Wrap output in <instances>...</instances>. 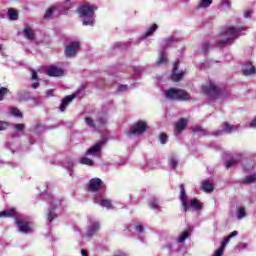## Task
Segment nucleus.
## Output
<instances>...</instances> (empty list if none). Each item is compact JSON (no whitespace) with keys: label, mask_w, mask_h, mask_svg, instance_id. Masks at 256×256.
Returning <instances> with one entry per match:
<instances>
[{"label":"nucleus","mask_w":256,"mask_h":256,"mask_svg":"<svg viewBox=\"0 0 256 256\" xmlns=\"http://www.w3.org/2000/svg\"><path fill=\"white\" fill-rule=\"evenodd\" d=\"M95 11H97V6L84 4L79 7L78 13L82 17L83 25H95Z\"/></svg>","instance_id":"f257e3e1"},{"label":"nucleus","mask_w":256,"mask_h":256,"mask_svg":"<svg viewBox=\"0 0 256 256\" xmlns=\"http://www.w3.org/2000/svg\"><path fill=\"white\" fill-rule=\"evenodd\" d=\"M239 33H241V29L239 28H228L226 31L221 34L220 39L218 41L220 47H225V45H231L237 37H239Z\"/></svg>","instance_id":"f03ea898"},{"label":"nucleus","mask_w":256,"mask_h":256,"mask_svg":"<svg viewBox=\"0 0 256 256\" xmlns=\"http://www.w3.org/2000/svg\"><path fill=\"white\" fill-rule=\"evenodd\" d=\"M166 99H170L172 101H191V95L187 93V91L183 89L171 88L165 93Z\"/></svg>","instance_id":"7ed1b4c3"},{"label":"nucleus","mask_w":256,"mask_h":256,"mask_svg":"<svg viewBox=\"0 0 256 256\" xmlns=\"http://www.w3.org/2000/svg\"><path fill=\"white\" fill-rule=\"evenodd\" d=\"M147 131V123L138 121L136 124L131 126L128 135H143Z\"/></svg>","instance_id":"20e7f679"},{"label":"nucleus","mask_w":256,"mask_h":256,"mask_svg":"<svg viewBox=\"0 0 256 256\" xmlns=\"http://www.w3.org/2000/svg\"><path fill=\"white\" fill-rule=\"evenodd\" d=\"M105 189V184L99 178H93L89 182V191L92 193H97L99 191H103Z\"/></svg>","instance_id":"39448f33"},{"label":"nucleus","mask_w":256,"mask_h":256,"mask_svg":"<svg viewBox=\"0 0 256 256\" xmlns=\"http://www.w3.org/2000/svg\"><path fill=\"white\" fill-rule=\"evenodd\" d=\"M16 225L20 233H31V231H33V228L31 227V222L25 219H16Z\"/></svg>","instance_id":"423d86ee"},{"label":"nucleus","mask_w":256,"mask_h":256,"mask_svg":"<svg viewBox=\"0 0 256 256\" xmlns=\"http://www.w3.org/2000/svg\"><path fill=\"white\" fill-rule=\"evenodd\" d=\"M202 91L209 97H213V95H219V93H221V89H219V87L213 82H210L208 86H202Z\"/></svg>","instance_id":"0eeeda50"},{"label":"nucleus","mask_w":256,"mask_h":256,"mask_svg":"<svg viewBox=\"0 0 256 256\" xmlns=\"http://www.w3.org/2000/svg\"><path fill=\"white\" fill-rule=\"evenodd\" d=\"M79 42H72L65 48L66 57H77V51H79Z\"/></svg>","instance_id":"6e6552de"},{"label":"nucleus","mask_w":256,"mask_h":256,"mask_svg":"<svg viewBox=\"0 0 256 256\" xmlns=\"http://www.w3.org/2000/svg\"><path fill=\"white\" fill-rule=\"evenodd\" d=\"M106 143L105 139L98 141L94 144L90 149L86 151V155H92L93 157H97L99 155V151H101V147Z\"/></svg>","instance_id":"1a4fd4ad"},{"label":"nucleus","mask_w":256,"mask_h":256,"mask_svg":"<svg viewBox=\"0 0 256 256\" xmlns=\"http://www.w3.org/2000/svg\"><path fill=\"white\" fill-rule=\"evenodd\" d=\"M180 200L185 212L189 211V201H187V194L185 193V186L180 185Z\"/></svg>","instance_id":"9d476101"},{"label":"nucleus","mask_w":256,"mask_h":256,"mask_svg":"<svg viewBox=\"0 0 256 256\" xmlns=\"http://www.w3.org/2000/svg\"><path fill=\"white\" fill-rule=\"evenodd\" d=\"M187 123H189V120L185 118L178 120V122L175 124L174 135H181V132L185 129V127H187Z\"/></svg>","instance_id":"9b49d317"},{"label":"nucleus","mask_w":256,"mask_h":256,"mask_svg":"<svg viewBox=\"0 0 256 256\" xmlns=\"http://www.w3.org/2000/svg\"><path fill=\"white\" fill-rule=\"evenodd\" d=\"M46 73L49 77H63V69L57 67V66H50Z\"/></svg>","instance_id":"f8f14e48"},{"label":"nucleus","mask_w":256,"mask_h":256,"mask_svg":"<svg viewBox=\"0 0 256 256\" xmlns=\"http://www.w3.org/2000/svg\"><path fill=\"white\" fill-rule=\"evenodd\" d=\"M94 203L101 207H106V209H111V200L104 199L103 196H96L94 198Z\"/></svg>","instance_id":"ddd939ff"},{"label":"nucleus","mask_w":256,"mask_h":256,"mask_svg":"<svg viewBox=\"0 0 256 256\" xmlns=\"http://www.w3.org/2000/svg\"><path fill=\"white\" fill-rule=\"evenodd\" d=\"M235 129H237V127L231 126V124L226 122L223 124L222 130L213 133V135H216V136L222 135L223 131H224V133H233V131H235Z\"/></svg>","instance_id":"4468645a"},{"label":"nucleus","mask_w":256,"mask_h":256,"mask_svg":"<svg viewBox=\"0 0 256 256\" xmlns=\"http://www.w3.org/2000/svg\"><path fill=\"white\" fill-rule=\"evenodd\" d=\"M177 69H179V62L174 63L173 72H172V81H181L183 79V72L177 73Z\"/></svg>","instance_id":"2eb2a0df"},{"label":"nucleus","mask_w":256,"mask_h":256,"mask_svg":"<svg viewBox=\"0 0 256 256\" xmlns=\"http://www.w3.org/2000/svg\"><path fill=\"white\" fill-rule=\"evenodd\" d=\"M191 209H193L194 211H201V209H203V205L201 204V202H199V200L192 199L188 202V211H190Z\"/></svg>","instance_id":"dca6fc26"},{"label":"nucleus","mask_w":256,"mask_h":256,"mask_svg":"<svg viewBox=\"0 0 256 256\" xmlns=\"http://www.w3.org/2000/svg\"><path fill=\"white\" fill-rule=\"evenodd\" d=\"M242 72L246 76L247 75H255V73H256L255 66H253V64H251V63H246L243 65Z\"/></svg>","instance_id":"f3484780"},{"label":"nucleus","mask_w":256,"mask_h":256,"mask_svg":"<svg viewBox=\"0 0 256 256\" xmlns=\"http://www.w3.org/2000/svg\"><path fill=\"white\" fill-rule=\"evenodd\" d=\"M75 97H77V95L72 94L69 96H66L63 100L62 103L60 105V111H65V109H67V105H69V103H71V101H73V99H75Z\"/></svg>","instance_id":"a211bd4d"},{"label":"nucleus","mask_w":256,"mask_h":256,"mask_svg":"<svg viewBox=\"0 0 256 256\" xmlns=\"http://www.w3.org/2000/svg\"><path fill=\"white\" fill-rule=\"evenodd\" d=\"M100 225L98 222H93L87 230L86 237H93L99 231Z\"/></svg>","instance_id":"6ab92c4d"},{"label":"nucleus","mask_w":256,"mask_h":256,"mask_svg":"<svg viewBox=\"0 0 256 256\" xmlns=\"http://www.w3.org/2000/svg\"><path fill=\"white\" fill-rule=\"evenodd\" d=\"M23 33H24V37L29 41H33V39H35V31H33L31 27L24 28Z\"/></svg>","instance_id":"aec40b11"},{"label":"nucleus","mask_w":256,"mask_h":256,"mask_svg":"<svg viewBox=\"0 0 256 256\" xmlns=\"http://www.w3.org/2000/svg\"><path fill=\"white\" fill-rule=\"evenodd\" d=\"M201 189L205 191V193H211L213 191V183L209 180H205L202 182Z\"/></svg>","instance_id":"412c9836"},{"label":"nucleus","mask_w":256,"mask_h":256,"mask_svg":"<svg viewBox=\"0 0 256 256\" xmlns=\"http://www.w3.org/2000/svg\"><path fill=\"white\" fill-rule=\"evenodd\" d=\"M17 212H15V209H8L0 212V218L1 217H15Z\"/></svg>","instance_id":"4be33fe9"},{"label":"nucleus","mask_w":256,"mask_h":256,"mask_svg":"<svg viewBox=\"0 0 256 256\" xmlns=\"http://www.w3.org/2000/svg\"><path fill=\"white\" fill-rule=\"evenodd\" d=\"M193 133H195V135H200V137H205V135H209V132L201 127L193 128Z\"/></svg>","instance_id":"5701e85b"},{"label":"nucleus","mask_w":256,"mask_h":256,"mask_svg":"<svg viewBox=\"0 0 256 256\" xmlns=\"http://www.w3.org/2000/svg\"><path fill=\"white\" fill-rule=\"evenodd\" d=\"M237 235H239V232L237 230H235L232 233H230L228 235V237L225 238L224 241H222L223 247H227V243H229V241H231V239H233V237H237Z\"/></svg>","instance_id":"b1692460"},{"label":"nucleus","mask_w":256,"mask_h":256,"mask_svg":"<svg viewBox=\"0 0 256 256\" xmlns=\"http://www.w3.org/2000/svg\"><path fill=\"white\" fill-rule=\"evenodd\" d=\"M8 17L10 21H17L19 19V13L13 9L8 10Z\"/></svg>","instance_id":"393cba45"},{"label":"nucleus","mask_w":256,"mask_h":256,"mask_svg":"<svg viewBox=\"0 0 256 256\" xmlns=\"http://www.w3.org/2000/svg\"><path fill=\"white\" fill-rule=\"evenodd\" d=\"M211 3H213V0H201L198 4V8L207 9V7L211 6Z\"/></svg>","instance_id":"a878e982"},{"label":"nucleus","mask_w":256,"mask_h":256,"mask_svg":"<svg viewBox=\"0 0 256 256\" xmlns=\"http://www.w3.org/2000/svg\"><path fill=\"white\" fill-rule=\"evenodd\" d=\"M13 129L17 131V133H20V135H23L25 133V124H13Z\"/></svg>","instance_id":"bb28decb"},{"label":"nucleus","mask_w":256,"mask_h":256,"mask_svg":"<svg viewBox=\"0 0 256 256\" xmlns=\"http://www.w3.org/2000/svg\"><path fill=\"white\" fill-rule=\"evenodd\" d=\"M237 163H239V157L235 156L225 163V167L226 169H229L230 167H233V165H237Z\"/></svg>","instance_id":"cd10ccee"},{"label":"nucleus","mask_w":256,"mask_h":256,"mask_svg":"<svg viewBox=\"0 0 256 256\" xmlns=\"http://www.w3.org/2000/svg\"><path fill=\"white\" fill-rule=\"evenodd\" d=\"M157 30V24H153L145 33L144 39H147V37H151L153 33Z\"/></svg>","instance_id":"c85d7f7f"},{"label":"nucleus","mask_w":256,"mask_h":256,"mask_svg":"<svg viewBox=\"0 0 256 256\" xmlns=\"http://www.w3.org/2000/svg\"><path fill=\"white\" fill-rule=\"evenodd\" d=\"M55 11H57V8H55V6L50 7L44 14V19H51Z\"/></svg>","instance_id":"c756f323"},{"label":"nucleus","mask_w":256,"mask_h":256,"mask_svg":"<svg viewBox=\"0 0 256 256\" xmlns=\"http://www.w3.org/2000/svg\"><path fill=\"white\" fill-rule=\"evenodd\" d=\"M80 163H81V165H88V167H93V165H94L93 160H91L87 157L81 158Z\"/></svg>","instance_id":"7c9ffc66"},{"label":"nucleus","mask_w":256,"mask_h":256,"mask_svg":"<svg viewBox=\"0 0 256 256\" xmlns=\"http://www.w3.org/2000/svg\"><path fill=\"white\" fill-rule=\"evenodd\" d=\"M255 181H256V174L246 176L245 179L243 180V183H245L246 185H249L251 183H255Z\"/></svg>","instance_id":"2f4dec72"},{"label":"nucleus","mask_w":256,"mask_h":256,"mask_svg":"<svg viewBox=\"0 0 256 256\" xmlns=\"http://www.w3.org/2000/svg\"><path fill=\"white\" fill-rule=\"evenodd\" d=\"M149 206L152 209H159V200L157 198H153L150 202H149Z\"/></svg>","instance_id":"473e14b6"},{"label":"nucleus","mask_w":256,"mask_h":256,"mask_svg":"<svg viewBox=\"0 0 256 256\" xmlns=\"http://www.w3.org/2000/svg\"><path fill=\"white\" fill-rule=\"evenodd\" d=\"M11 115H13L14 117H19L20 119H22L23 117V113H21V111L17 108L11 109Z\"/></svg>","instance_id":"72a5a7b5"},{"label":"nucleus","mask_w":256,"mask_h":256,"mask_svg":"<svg viewBox=\"0 0 256 256\" xmlns=\"http://www.w3.org/2000/svg\"><path fill=\"white\" fill-rule=\"evenodd\" d=\"M55 217H57V215L55 214V210L53 208H50L48 210V221H53V219H55Z\"/></svg>","instance_id":"f704fd0d"},{"label":"nucleus","mask_w":256,"mask_h":256,"mask_svg":"<svg viewBox=\"0 0 256 256\" xmlns=\"http://www.w3.org/2000/svg\"><path fill=\"white\" fill-rule=\"evenodd\" d=\"M225 247L226 246H223V242H222L221 247L218 250H216L212 256H223V253L225 251Z\"/></svg>","instance_id":"c9c22d12"},{"label":"nucleus","mask_w":256,"mask_h":256,"mask_svg":"<svg viewBox=\"0 0 256 256\" xmlns=\"http://www.w3.org/2000/svg\"><path fill=\"white\" fill-rule=\"evenodd\" d=\"M173 43H175V38L174 37L166 38L164 40V47H169V46L173 45Z\"/></svg>","instance_id":"e433bc0d"},{"label":"nucleus","mask_w":256,"mask_h":256,"mask_svg":"<svg viewBox=\"0 0 256 256\" xmlns=\"http://www.w3.org/2000/svg\"><path fill=\"white\" fill-rule=\"evenodd\" d=\"M247 213L245 212V208H239L237 211V219H243L246 217Z\"/></svg>","instance_id":"4c0bfd02"},{"label":"nucleus","mask_w":256,"mask_h":256,"mask_svg":"<svg viewBox=\"0 0 256 256\" xmlns=\"http://www.w3.org/2000/svg\"><path fill=\"white\" fill-rule=\"evenodd\" d=\"M158 65H161L163 63H167V56L165 55L164 52H161L160 53V57H159V60H158Z\"/></svg>","instance_id":"58836bf2"},{"label":"nucleus","mask_w":256,"mask_h":256,"mask_svg":"<svg viewBox=\"0 0 256 256\" xmlns=\"http://www.w3.org/2000/svg\"><path fill=\"white\" fill-rule=\"evenodd\" d=\"M7 93H9V89H7L5 87L0 88V101H3V99L5 98V95H7Z\"/></svg>","instance_id":"ea45409f"},{"label":"nucleus","mask_w":256,"mask_h":256,"mask_svg":"<svg viewBox=\"0 0 256 256\" xmlns=\"http://www.w3.org/2000/svg\"><path fill=\"white\" fill-rule=\"evenodd\" d=\"M189 237V233L187 231L183 232L179 237H178V243H184V241Z\"/></svg>","instance_id":"a19ab883"},{"label":"nucleus","mask_w":256,"mask_h":256,"mask_svg":"<svg viewBox=\"0 0 256 256\" xmlns=\"http://www.w3.org/2000/svg\"><path fill=\"white\" fill-rule=\"evenodd\" d=\"M85 123L88 127L95 128V121L92 118L86 117Z\"/></svg>","instance_id":"79ce46f5"},{"label":"nucleus","mask_w":256,"mask_h":256,"mask_svg":"<svg viewBox=\"0 0 256 256\" xmlns=\"http://www.w3.org/2000/svg\"><path fill=\"white\" fill-rule=\"evenodd\" d=\"M105 123H107V117H106V116L100 117V118L98 119V125H99V127H102V125H105Z\"/></svg>","instance_id":"37998d69"},{"label":"nucleus","mask_w":256,"mask_h":256,"mask_svg":"<svg viewBox=\"0 0 256 256\" xmlns=\"http://www.w3.org/2000/svg\"><path fill=\"white\" fill-rule=\"evenodd\" d=\"M160 143L162 145H165V143H167V134L165 133L160 134Z\"/></svg>","instance_id":"c03bdc74"},{"label":"nucleus","mask_w":256,"mask_h":256,"mask_svg":"<svg viewBox=\"0 0 256 256\" xmlns=\"http://www.w3.org/2000/svg\"><path fill=\"white\" fill-rule=\"evenodd\" d=\"M170 166L175 169L177 167V160L176 158H170L169 160Z\"/></svg>","instance_id":"a18cd8bd"},{"label":"nucleus","mask_w":256,"mask_h":256,"mask_svg":"<svg viewBox=\"0 0 256 256\" xmlns=\"http://www.w3.org/2000/svg\"><path fill=\"white\" fill-rule=\"evenodd\" d=\"M251 15H253V10H245V11H244V17H245L246 19L251 18Z\"/></svg>","instance_id":"49530a36"},{"label":"nucleus","mask_w":256,"mask_h":256,"mask_svg":"<svg viewBox=\"0 0 256 256\" xmlns=\"http://www.w3.org/2000/svg\"><path fill=\"white\" fill-rule=\"evenodd\" d=\"M135 229H136V231H138V233H143V231H144L143 225H141V224H137L135 226Z\"/></svg>","instance_id":"de8ad7c7"},{"label":"nucleus","mask_w":256,"mask_h":256,"mask_svg":"<svg viewBox=\"0 0 256 256\" xmlns=\"http://www.w3.org/2000/svg\"><path fill=\"white\" fill-rule=\"evenodd\" d=\"M222 5H223V7L230 8L231 7V1H229V0H222Z\"/></svg>","instance_id":"09e8293b"},{"label":"nucleus","mask_w":256,"mask_h":256,"mask_svg":"<svg viewBox=\"0 0 256 256\" xmlns=\"http://www.w3.org/2000/svg\"><path fill=\"white\" fill-rule=\"evenodd\" d=\"M4 129H7V123L0 121V131H4Z\"/></svg>","instance_id":"8fccbe9b"},{"label":"nucleus","mask_w":256,"mask_h":256,"mask_svg":"<svg viewBox=\"0 0 256 256\" xmlns=\"http://www.w3.org/2000/svg\"><path fill=\"white\" fill-rule=\"evenodd\" d=\"M118 91L123 92V91H127V85H121L118 87Z\"/></svg>","instance_id":"3c124183"},{"label":"nucleus","mask_w":256,"mask_h":256,"mask_svg":"<svg viewBox=\"0 0 256 256\" xmlns=\"http://www.w3.org/2000/svg\"><path fill=\"white\" fill-rule=\"evenodd\" d=\"M32 73V80L35 81L37 80V73L35 72V70H31Z\"/></svg>","instance_id":"603ef678"},{"label":"nucleus","mask_w":256,"mask_h":256,"mask_svg":"<svg viewBox=\"0 0 256 256\" xmlns=\"http://www.w3.org/2000/svg\"><path fill=\"white\" fill-rule=\"evenodd\" d=\"M250 127H253L254 129L256 128V118H254V119L251 121Z\"/></svg>","instance_id":"864d4df0"},{"label":"nucleus","mask_w":256,"mask_h":256,"mask_svg":"<svg viewBox=\"0 0 256 256\" xmlns=\"http://www.w3.org/2000/svg\"><path fill=\"white\" fill-rule=\"evenodd\" d=\"M81 255L82 256H89V253H87V250L81 249Z\"/></svg>","instance_id":"5fc2aeb1"},{"label":"nucleus","mask_w":256,"mask_h":256,"mask_svg":"<svg viewBox=\"0 0 256 256\" xmlns=\"http://www.w3.org/2000/svg\"><path fill=\"white\" fill-rule=\"evenodd\" d=\"M209 49V43L203 44V51H207Z\"/></svg>","instance_id":"6e6d98bb"},{"label":"nucleus","mask_w":256,"mask_h":256,"mask_svg":"<svg viewBox=\"0 0 256 256\" xmlns=\"http://www.w3.org/2000/svg\"><path fill=\"white\" fill-rule=\"evenodd\" d=\"M37 87H39V82L32 83V88L33 89H37Z\"/></svg>","instance_id":"4d7b16f0"},{"label":"nucleus","mask_w":256,"mask_h":256,"mask_svg":"<svg viewBox=\"0 0 256 256\" xmlns=\"http://www.w3.org/2000/svg\"><path fill=\"white\" fill-rule=\"evenodd\" d=\"M46 95H47V97L53 96V90H48V91L46 92Z\"/></svg>","instance_id":"13d9d810"},{"label":"nucleus","mask_w":256,"mask_h":256,"mask_svg":"<svg viewBox=\"0 0 256 256\" xmlns=\"http://www.w3.org/2000/svg\"><path fill=\"white\" fill-rule=\"evenodd\" d=\"M54 203H55V205H59V202H58V201H55Z\"/></svg>","instance_id":"bf43d9fd"},{"label":"nucleus","mask_w":256,"mask_h":256,"mask_svg":"<svg viewBox=\"0 0 256 256\" xmlns=\"http://www.w3.org/2000/svg\"><path fill=\"white\" fill-rule=\"evenodd\" d=\"M65 1H66V3H67V2H69V1H71V0H65Z\"/></svg>","instance_id":"052dcab7"},{"label":"nucleus","mask_w":256,"mask_h":256,"mask_svg":"<svg viewBox=\"0 0 256 256\" xmlns=\"http://www.w3.org/2000/svg\"><path fill=\"white\" fill-rule=\"evenodd\" d=\"M0 49H2V46L0 45Z\"/></svg>","instance_id":"680f3d73"}]
</instances>
